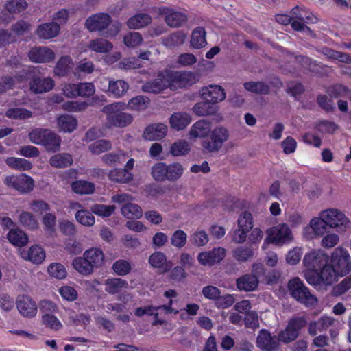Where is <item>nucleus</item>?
<instances>
[{
  "label": "nucleus",
  "instance_id": "nucleus-1",
  "mask_svg": "<svg viewBox=\"0 0 351 351\" xmlns=\"http://www.w3.org/2000/svg\"><path fill=\"white\" fill-rule=\"evenodd\" d=\"M184 171L182 165L178 162L170 164L157 162L151 169L153 178L158 182H176L182 176Z\"/></svg>",
  "mask_w": 351,
  "mask_h": 351
},
{
  "label": "nucleus",
  "instance_id": "nucleus-2",
  "mask_svg": "<svg viewBox=\"0 0 351 351\" xmlns=\"http://www.w3.org/2000/svg\"><path fill=\"white\" fill-rule=\"evenodd\" d=\"M123 105L121 102H117L106 105L102 108V112L106 116L105 122L106 128H124L132 122L133 117L131 114L121 111V107Z\"/></svg>",
  "mask_w": 351,
  "mask_h": 351
},
{
  "label": "nucleus",
  "instance_id": "nucleus-3",
  "mask_svg": "<svg viewBox=\"0 0 351 351\" xmlns=\"http://www.w3.org/2000/svg\"><path fill=\"white\" fill-rule=\"evenodd\" d=\"M230 132L223 126H217L210 132L209 139L202 141V146L208 153L219 152L224 143L229 139Z\"/></svg>",
  "mask_w": 351,
  "mask_h": 351
},
{
  "label": "nucleus",
  "instance_id": "nucleus-4",
  "mask_svg": "<svg viewBox=\"0 0 351 351\" xmlns=\"http://www.w3.org/2000/svg\"><path fill=\"white\" fill-rule=\"evenodd\" d=\"M293 232L287 223H280L271 228L268 232V237L265 239L263 248L267 243H274L282 246L293 241Z\"/></svg>",
  "mask_w": 351,
  "mask_h": 351
},
{
  "label": "nucleus",
  "instance_id": "nucleus-5",
  "mask_svg": "<svg viewBox=\"0 0 351 351\" xmlns=\"http://www.w3.org/2000/svg\"><path fill=\"white\" fill-rule=\"evenodd\" d=\"M288 288L291 296L300 303L306 306L316 304L317 302V298L310 293L308 289L299 278L290 280Z\"/></svg>",
  "mask_w": 351,
  "mask_h": 351
},
{
  "label": "nucleus",
  "instance_id": "nucleus-6",
  "mask_svg": "<svg viewBox=\"0 0 351 351\" xmlns=\"http://www.w3.org/2000/svg\"><path fill=\"white\" fill-rule=\"evenodd\" d=\"M157 12L163 17L167 26L172 28H178L184 25L189 19L185 11L173 7H160L157 9Z\"/></svg>",
  "mask_w": 351,
  "mask_h": 351
},
{
  "label": "nucleus",
  "instance_id": "nucleus-7",
  "mask_svg": "<svg viewBox=\"0 0 351 351\" xmlns=\"http://www.w3.org/2000/svg\"><path fill=\"white\" fill-rule=\"evenodd\" d=\"M304 276L309 284L317 286L321 284L331 285L336 280L337 276L339 275L328 262L326 265L318 270L317 273L305 272Z\"/></svg>",
  "mask_w": 351,
  "mask_h": 351
},
{
  "label": "nucleus",
  "instance_id": "nucleus-8",
  "mask_svg": "<svg viewBox=\"0 0 351 351\" xmlns=\"http://www.w3.org/2000/svg\"><path fill=\"white\" fill-rule=\"evenodd\" d=\"M321 213L329 228L345 230L350 227V219L339 209L328 208Z\"/></svg>",
  "mask_w": 351,
  "mask_h": 351
},
{
  "label": "nucleus",
  "instance_id": "nucleus-9",
  "mask_svg": "<svg viewBox=\"0 0 351 351\" xmlns=\"http://www.w3.org/2000/svg\"><path fill=\"white\" fill-rule=\"evenodd\" d=\"M163 74L167 88L176 90L193 84V74L191 72L165 71Z\"/></svg>",
  "mask_w": 351,
  "mask_h": 351
},
{
  "label": "nucleus",
  "instance_id": "nucleus-10",
  "mask_svg": "<svg viewBox=\"0 0 351 351\" xmlns=\"http://www.w3.org/2000/svg\"><path fill=\"white\" fill-rule=\"evenodd\" d=\"M306 324L304 317H295L289 319L285 330L278 334V341L289 343L295 341L299 336L300 330Z\"/></svg>",
  "mask_w": 351,
  "mask_h": 351
},
{
  "label": "nucleus",
  "instance_id": "nucleus-11",
  "mask_svg": "<svg viewBox=\"0 0 351 351\" xmlns=\"http://www.w3.org/2000/svg\"><path fill=\"white\" fill-rule=\"evenodd\" d=\"M329 228L321 212L318 216L312 218L308 226L304 227L302 236L306 240L320 238L323 237Z\"/></svg>",
  "mask_w": 351,
  "mask_h": 351
},
{
  "label": "nucleus",
  "instance_id": "nucleus-12",
  "mask_svg": "<svg viewBox=\"0 0 351 351\" xmlns=\"http://www.w3.org/2000/svg\"><path fill=\"white\" fill-rule=\"evenodd\" d=\"M332 266L339 276H343L351 270V261L348 252L343 247L336 248L331 256Z\"/></svg>",
  "mask_w": 351,
  "mask_h": 351
},
{
  "label": "nucleus",
  "instance_id": "nucleus-13",
  "mask_svg": "<svg viewBox=\"0 0 351 351\" xmlns=\"http://www.w3.org/2000/svg\"><path fill=\"white\" fill-rule=\"evenodd\" d=\"M329 261L328 256L322 250H313L306 254L303 258V264L306 267V272L317 273Z\"/></svg>",
  "mask_w": 351,
  "mask_h": 351
},
{
  "label": "nucleus",
  "instance_id": "nucleus-14",
  "mask_svg": "<svg viewBox=\"0 0 351 351\" xmlns=\"http://www.w3.org/2000/svg\"><path fill=\"white\" fill-rule=\"evenodd\" d=\"M99 88L108 95L115 98H120L123 96L129 88L128 84L122 80H113L103 77L99 79Z\"/></svg>",
  "mask_w": 351,
  "mask_h": 351
},
{
  "label": "nucleus",
  "instance_id": "nucleus-15",
  "mask_svg": "<svg viewBox=\"0 0 351 351\" xmlns=\"http://www.w3.org/2000/svg\"><path fill=\"white\" fill-rule=\"evenodd\" d=\"M5 184L21 193H29L34 187V180L26 174L8 176L5 179Z\"/></svg>",
  "mask_w": 351,
  "mask_h": 351
},
{
  "label": "nucleus",
  "instance_id": "nucleus-16",
  "mask_svg": "<svg viewBox=\"0 0 351 351\" xmlns=\"http://www.w3.org/2000/svg\"><path fill=\"white\" fill-rule=\"evenodd\" d=\"M16 306L19 313L24 317L33 318L37 315L38 305L29 295L18 296L16 300Z\"/></svg>",
  "mask_w": 351,
  "mask_h": 351
},
{
  "label": "nucleus",
  "instance_id": "nucleus-17",
  "mask_svg": "<svg viewBox=\"0 0 351 351\" xmlns=\"http://www.w3.org/2000/svg\"><path fill=\"white\" fill-rule=\"evenodd\" d=\"M111 23L112 19L109 14L100 12L89 16L85 22V26L90 32H101Z\"/></svg>",
  "mask_w": 351,
  "mask_h": 351
},
{
  "label": "nucleus",
  "instance_id": "nucleus-18",
  "mask_svg": "<svg viewBox=\"0 0 351 351\" xmlns=\"http://www.w3.org/2000/svg\"><path fill=\"white\" fill-rule=\"evenodd\" d=\"M28 57L35 63H47L55 59V53L47 47H34L29 50Z\"/></svg>",
  "mask_w": 351,
  "mask_h": 351
},
{
  "label": "nucleus",
  "instance_id": "nucleus-19",
  "mask_svg": "<svg viewBox=\"0 0 351 351\" xmlns=\"http://www.w3.org/2000/svg\"><path fill=\"white\" fill-rule=\"evenodd\" d=\"M226 252L223 247H215L210 251L200 252L197 260L202 265L210 266L222 261L226 256Z\"/></svg>",
  "mask_w": 351,
  "mask_h": 351
},
{
  "label": "nucleus",
  "instance_id": "nucleus-20",
  "mask_svg": "<svg viewBox=\"0 0 351 351\" xmlns=\"http://www.w3.org/2000/svg\"><path fill=\"white\" fill-rule=\"evenodd\" d=\"M202 98L212 104L222 101L226 98L224 89L219 85L211 84L204 87L201 90Z\"/></svg>",
  "mask_w": 351,
  "mask_h": 351
},
{
  "label": "nucleus",
  "instance_id": "nucleus-21",
  "mask_svg": "<svg viewBox=\"0 0 351 351\" xmlns=\"http://www.w3.org/2000/svg\"><path fill=\"white\" fill-rule=\"evenodd\" d=\"M278 339L263 329L260 330L256 339L257 346L265 351L275 350L278 347Z\"/></svg>",
  "mask_w": 351,
  "mask_h": 351
},
{
  "label": "nucleus",
  "instance_id": "nucleus-22",
  "mask_svg": "<svg viewBox=\"0 0 351 351\" xmlns=\"http://www.w3.org/2000/svg\"><path fill=\"white\" fill-rule=\"evenodd\" d=\"M211 131L210 121L202 119L196 121L190 128L189 138L191 139L203 138L207 136Z\"/></svg>",
  "mask_w": 351,
  "mask_h": 351
},
{
  "label": "nucleus",
  "instance_id": "nucleus-23",
  "mask_svg": "<svg viewBox=\"0 0 351 351\" xmlns=\"http://www.w3.org/2000/svg\"><path fill=\"white\" fill-rule=\"evenodd\" d=\"M149 263L153 268L158 269L160 272L169 271L172 267V263L167 261V257L161 252H155L149 257Z\"/></svg>",
  "mask_w": 351,
  "mask_h": 351
},
{
  "label": "nucleus",
  "instance_id": "nucleus-24",
  "mask_svg": "<svg viewBox=\"0 0 351 351\" xmlns=\"http://www.w3.org/2000/svg\"><path fill=\"white\" fill-rule=\"evenodd\" d=\"M60 25L54 22L40 24L36 31V35L41 39H51L60 32Z\"/></svg>",
  "mask_w": 351,
  "mask_h": 351
},
{
  "label": "nucleus",
  "instance_id": "nucleus-25",
  "mask_svg": "<svg viewBox=\"0 0 351 351\" xmlns=\"http://www.w3.org/2000/svg\"><path fill=\"white\" fill-rule=\"evenodd\" d=\"M167 88L163 71L160 72L156 79L147 82L142 86L143 91L153 94H159Z\"/></svg>",
  "mask_w": 351,
  "mask_h": 351
},
{
  "label": "nucleus",
  "instance_id": "nucleus-26",
  "mask_svg": "<svg viewBox=\"0 0 351 351\" xmlns=\"http://www.w3.org/2000/svg\"><path fill=\"white\" fill-rule=\"evenodd\" d=\"M21 256L25 260L40 264L45 258V252L40 246L33 245L29 250H21Z\"/></svg>",
  "mask_w": 351,
  "mask_h": 351
},
{
  "label": "nucleus",
  "instance_id": "nucleus-27",
  "mask_svg": "<svg viewBox=\"0 0 351 351\" xmlns=\"http://www.w3.org/2000/svg\"><path fill=\"white\" fill-rule=\"evenodd\" d=\"M167 127L163 123H154L146 128L143 136L149 141H157L165 136Z\"/></svg>",
  "mask_w": 351,
  "mask_h": 351
},
{
  "label": "nucleus",
  "instance_id": "nucleus-28",
  "mask_svg": "<svg viewBox=\"0 0 351 351\" xmlns=\"http://www.w3.org/2000/svg\"><path fill=\"white\" fill-rule=\"evenodd\" d=\"M55 83L51 77H34L30 82V90L35 93H42L50 91L54 87Z\"/></svg>",
  "mask_w": 351,
  "mask_h": 351
},
{
  "label": "nucleus",
  "instance_id": "nucleus-29",
  "mask_svg": "<svg viewBox=\"0 0 351 351\" xmlns=\"http://www.w3.org/2000/svg\"><path fill=\"white\" fill-rule=\"evenodd\" d=\"M207 45L206 32L204 27H195L191 32L190 45L191 47L199 49Z\"/></svg>",
  "mask_w": 351,
  "mask_h": 351
},
{
  "label": "nucleus",
  "instance_id": "nucleus-30",
  "mask_svg": "<svg viewBox=\"0 0 351 351\" xmlns=\"http://www.w3.org/2000/svg\"><path fill=\"white\" fill-rule=\"evenodd\" d=\"M163 295L168 300L165 302L164 304L159 306L160 311L165 315L178 314L180 312L179 310L173 307L174 299L178 296V293L173 289H169L165 291Z\"/></svg>",
  "mask_w": 351,
  "mask_h": 351
},
{
  "label": "nucleus",
  "instance_id": "nucleus-31",
  "mask_svg": "<svg viewBox=\"0 0 351 351\" xmlns=\"http://www.w3.org/2000/svg\"><path fill=\"white\" fill-rule=\"evenodd\" d=\"M258 285V280L256 275L245 274L237 280V288L241 291H254Z\"/></svg>",
  "mask_w": 351,
  "mask_h": 351
},
{
  "label": "nucleus",
  "instance_id": "nucleus-32",
  "mask_svg": "<svg viewBox=\"0 0 351 351\" xmlns=\"http://www.w3.org/2000/svg\"><path fill=\"white\" fill-rule=\"evenodd\" d=\"M108 178L110 181L116 183L125 184L133 180V174L127 169L116 168L108 173Z\"/></svg>",
  "mask_w": 351,
  "mask_h": 351
},
{
  "label": "nucleus",
  "instance_id": "nucleus-33",
  "mask_svg": "<svg viewBox=\"0 0 351 351\" xmlns=\"http://www.w3.org/2000/svg\"><path fill=\"white\" fill-rule=\"evenodd\" d=\"M40 145H43L48 152H56L60 149L61 138L54 132L49 130Z\"/></svg>",
  "mask_w": 351,
  "mask_h": 351
},
{
  "label": "nucleus",
  "instance_id": "nucleus-34",
  "mask_svg": "<svg viewBox=\"0 0 351 351\" xmlns=\"http://www.w3.org/2000/svg\"><path fill=\"white\" fill-rule=\"evenodd\" d=\"M191 122L190 115L185 112H176L170 118L171 126L176 130L184 129Z\"/></svg>",
  "mask_w": 351,
  "mask_h": 351
},
{
  "label": "nucleus",
  "instance_id": "nucleus-35",
  "mask_svg": "<svg viewBox=\"0 0 351 351\" xmlns=\"http://www.w3.org/2000/svg\"><path fill=\"white\" fill-rule=\"evenodd\" d=\"M19 222L29 230H36L39 227L38 220L30 211L22 210L18 217Z\"/></svg>",
  "mask_w": 351,
  "mask_h": 351
},
{
  "label": "nucleus",
  "instance_id": "nucleus-36",
  "mask_svg": "<svg viewBox=\"0 0 351 351\" xmlns=\"http://www.w3.org/2000/svg\"><path fill=\"white\" fill-rule=\"evenodd\" d=\"M152 20V17L149 14L140 13L130 17L128 20L127 25L130 29H140L150 24Z\"/></svg>",
  "mask_w": 351,
  "mask_h": 351
},
{
  "label": "nucleus",
  "instance_id": "nucleus-37",
  "mask_svg": "<svg viewBox=\"0 0 351 351\" xmlns=\"http://www.w3.org/2000/svg\"><path fill=\"white\" fill-rule=\"evenodd\" d=\"M84 256L87 258L93 267L101 266L104 261V254L103 252L97 247H93L87 250L84 253Z\"/></svg>",
  "mask_w": 351,
  "mask_h": 351
},
{
  "label": "nucleus",
  "instance_id": "nucleus-38",
  "mask_svg": "<svg viewBox=\"0 0 351 351\" xmlns=\"http://www.w3.org/2000/svg\"><path fill=\"white\" fill-rule=\"evenodd\" d=\"M73 68V60L69 56H64L58 61L54 74L57 76H66Z\"/></svg>",
  "mask_w": 351,
  "mask_h": 351
},
{
  "label": "nucleus",
  "instance_id": "nucleus-39",
  "mask_svg": "<svg viewBox=\"0 0 351 351\" xmlns=\"http://www.w3.org/2000/svg\"><path fill=\"white\" fill-rule=\"evenodd\" d=\"M57 123L60 131L72 132L77 127V119L69 114H63L58 117Z\"/></svg>",
  "mask_w": 351,
  "mask_h": 351
},
{
  "label": "nucleus",
  "instance_id": "nucleus-40",
  "mask_svg": "<svg viewBox=\"0 0 351 351\" xmlns=\"http://www.w3.org/2000/svg\"><path fill=\"white\" fill-rule=\"evenodd\" d=\"M88 47L93 51L105 53L109 52L113 47L112 43L106 39L97 38L91 40Z\"/></svg>",
  "mask_w": 351,
  "mask_h": 351
},
{
  "label": "nucleus",
  "instance_id": "nucleus-41",
  "mask_svg": "<svg viewBox=\"0 0 351 351\" xmlns=\"http://www.w3.org/2000/svg\"><path fill=\"white\" fill-rule=\"evenodd\" d=\"M104 285L106 286V291L110 294H115L120 292L123 289L127 288L128 283L123 279L114 278L106 280Z\"/></svg>",
  "mask_w": 351,
  "mask_h": 351
},
{
  "label": "nucleus",
  "instance_id": "nucleus-42",
  "mask_svg": "<svg viewBox=\"0 0 351 351\" xmlns=\"http://www.w3.org/2000/svg\"><path fill=\"white\" fill-rule=\"evenodd\" d=\"M186 38V34L182 31H177L162 38V44L167 47H174L182 45Z\"/></svg>",
  "mask_w": 351,
  "mask_h": 351
},
{
  "label": "nucleus",
  "instance_id": "nucleus-43",
  "mask_svg": "<svg viewBox=\"0 0 351 351\" xmlns=\"http://www.w3.org/2000/svg\"><path fill=\"white\" fill-rule=\"evenodd\" d=\"M73 162L72 156L67 153L57 154L49 159V164L55 168H65Z\"/></svg>",
  "mask_w": 351,
  "mask_h": 351
},
{
  "label": "nucleus",
  "instance_id": "nucleus-44",
  "mask_svg": "<svg viewBox=\"0 0 351 351\" xmlns=\"http://www.w3.org/2000/svg\"><path fill=\"white\" fill-rule=\"evenodd\" d=\"M217 110L215 105L206 100L197 103L193 108L194 113L198 116L212 115L215 114Z\"/></svg>",
  "mask_w": 351,
  "mask_h": 351
},
{
  "label": "nucleus",
  "instance_id": "nucleus-45",
  "mask_svg": "<svg viewBox=\"0 0 351 351\" xmlns=\"http://www.w3.org/2000/svg\"><path fill=\"white\" fill-rule=\"evenodd\" d=\"M25 81V76L23 75L19 76H15L14 77H5L0 80V93H5L10 89L14 88V87L20 86H17V84L23 82Z\"/></svg>",
  "mask_w": 351,
  "mask_h": 351
},
{
  "label": "nucleus",
  "instance_id": "nucleus-46",
  "mask_svg": "<svg viewBox=\"0 0 351 351\" xmlns=\"http://www.w3.org/2000/svg\"><path fill=\"white\" fill-rule=\"evenodd\" d=\"M73 268L82 275H88L93 273V267L84 256L75 258L72 263Z\"/></svg>",
  "mask_w": 351,
  "mask_h": 351
},
{
  "label": "nucleus",
  "instance_id": "nucleus-47",
  "mask_svg": "<svg viewBox=\"0 0 351 351\" xmlns=\"http://www.w3.org/2000/svg\"><path fill=\"white\" fill-rule=\"evenodd\" d=\"M121 213L128 219H139L143 215L141 208L132 202L123 205L121 208Z\"/></svg>",
  "mask_w": 351,
  "mask_h": 351
},
{
  "label": "nucleus",
  "instance_id": "nucleus-48",
  "mask_svg": "<svg viewBox=\"0 0 351 351\" xmlns=\"http://www.w3.org/2000/svg\"><path fill=\"white\" fill-rule=\"evenodd\" d=\"M5 163L10 168L19 171H27L32 167V164L29 160L21 158L8 157Z\"/></svg>",
  "mask_w": 351,
  "mask_h": 351
},
{
  "label": "nucleus",
  "instance_id": "nucleus-49",
  "mask_svg": "<svg viewBox=\"0 0 351 351\" xmlns=\"http://www.w3.org/2000/svg\"><path fill=\"white\" fill-rule=\"evenodd\" d=\"M8 239L16 246H23L28 241L26 234L19 229L10 230L8 233Z\"/></svg>",
  "mask_w": 351,
  "mask_h": 351
},
{
  "label": "nucleus",
  "instance_id": "nucleus-50",
  "mask_svg": "<svg viewBox=\"0 0 351 351\" xmlns=\"http://www.w3.org/2000/svg\"><path fill=\"white\" fill-rule=\"evenodd\" d=\"M190 150V145L185 140H178L174 142L170 147V153L173 156H186Z\"/></svg>",
  "mask_w": 351,
  "mask_h": 351
},
{
  "label": "nucleus",
  "instance_id": "nucleus-51",
  "mask_svg": "<svg viewBox=\"0 0 351 351\" xmlns=\"http://www.w3.org/2000/svg\"><path fill=\"white\" fill-rule=\"evenodd\" d=\"M75 217L79 223L86 227H91L95 223V219L93 213L85 209L77 210Z\"/></svg>",
  "mask_w": 351,
  "mask_h": 351
},
{
  "label": "nucleus",
  "instance_id": "nucleus-52",
  "mask_svg": "<svg viewBox=\"0 0 351 351\" xmlns=\"http://www.w3.org/2000/svg\"><path fill=\"white\" fill-rule=\"evenodd\" d=\"M128 155L123 151H118L116 153H109L102 156L103 162L109 165L112 166L116 164L123 163L126 158Z\"/></svg>",
  "mask_w": 351,
  "mask_h": 351
},
{
  "label": "nucleus",
  "instance_id": "nucleus-53",
  "mask_svg": "<svg viewBox=\"0 0 351 351\" xmlns=\"http://www.w3.org/2000/svg\"><path fill=\"white\" fill-rule=\"evenodd\" d=\"M73 191L78 194H91L95 191V185L88 181L78 180L72 183Z\"/></svg>",
  "mask_w": 351,
  "mask_h": 351
},
{
  "label": "nucleus",
  "instance_id": "nucleus-54",
  "mask_svg": "<svg viewBox=\"0 0 351 351\" xmlns=\"http://www.w3.org/2000/svg\"><path fill=\"white\" fill-rule=\"evenodd\" d=\"M245 89L249 92L256 94H268L269 87L262 82H249L243 84Z\"/></svg>",
  "mask_w": 351,
  "mask_h": 351
},
{
  "label": "nucleus",
  "instance_id": "nucleus-55",
  "mask_svg": "<svg viewBox=\"0 0 351 351\" xmlns=\"http://www.w3.org/2000/svg\"><path fill=\"white\" fill-rule=\"evenodd\" d=\"M28 205L31 212L37 215H41L50 210L49 204L43 199H33Z\"/></svg>",
  "mask_w": 351,
  "mask_h": 351
},
{
  "label": "nucleus",
  "instance_id": "nucleus-56",
  "mask_svg": "<svg viewBox=\"0 0 351 351\" xmlns=\"http://www.w3.org/2000/svg\"><path fill=\"white\" fill-rule=\"evenodd\" d=\"M116 209L114 205H106L96 204L91 206V212L99 217H108L111 216Z\"/></svg>",
  "mask_w": 351,
  "mask_h": 351
},
{
  "label": "nucleus",
  "instance_id": "nucleus-57",
  "mask_svg": "<svg viewBox=\"0 0 351 351\" xmlns=\"http://www.w3.org/2000/svg\"><path fill=\"white\" fill-rule=\"evenodd\" d=\"M69 311V323L75 325L86 326L90 322V316L84 313H75L71 310Z\"/></svg>",
  "mask_w": 351,
  "mask_h": 351
},
{
  "label": "nucleus",
  "instance_id": "nucleus-58",
  "mask_svg": "<svg viewBox=\"0 0 351 351\" xmlns=\"http://www.w3.org/2000/svg\"><path fill=\"white\" fill-rule=\"evenodd\" d=\"M232 254L234 258L239 262H245L253 257L254 252L250 247H239L236 248Z\"/></svg>",
  "mask_w": 351,
  "mask_h": 351
},
{
  "label": "nucleus",
  "instance_id": "nucleus-59",
  "mask_svg": "<svg viewBox=\"0 0 351 351\" xmlns=\"http://www.w3.org/2000/svg\"><path fill=\"white\" fill-rule=\"evenodd\" d=\"M49 131V129L34 128L28 134L29 139L34 144L41 145Z\"/></svg>",
  "mask_w": 351,
  "mask_h": 351
},
{
  "label": "nucleus",
  "instance_id": "nucleus-60",
  "mask_svg": "<svg viewBox=\"0 0 351 351\" xmlns=\"http://www.w3.org/2000/svg\"><path fill=\"white\" fill-rule=\"evenodd\" d=\"M27 7L25 0H10L5 5V10L10 14H19L25 10Z\"/></svg>",
  "mask_w": 351,
  "mask_h": 351
},
{
  "label": "nucleus",
  "instance_id": "nucleus-61",
  "mask_svg": "<svg viewBox=\"0 0 351 351\" xmlns=\"http://www.w3.org/2000/svg\"><path fill=\"white\" fill-rule=\"evenodd\" d=\"M49 274L57 279L66 278L67 272L64 266L58 263H53L49 265L47 269Z\"/></svg>",
  "mask_w": 351,
  "mask_h": 351
},
{
  "label": "nucleus",
  "instance_id": "nucleus-62",
  "mask_svg": "<svg viewBox=\"0 0 351 351\" xmlns=\"http://www.w3.org/2000/svg\"><path fill=\"white\" fill-rule=\"evenodd\" d=\"M95 66L91 61L86 59L82 60L76 66L74 75L80 77L81 74H90L94 71Z\"/></svg>",
  "mask_w": 351,
  "mask_h": 351
},
{
  "label": "nucleus",
  "instance_id": "nucleus-63",
  "mask_svg": "<svg viewBox=\"0 0 351 351\" xmlns=\"http://www.w3.org/2000/svg\"><path fill=\"white\" fill-rule=\"evenodd\" d=\"M42 322L47 328L53 330H60L63 326L58 317L53 315H43Z\"/></svg>",
  "mask_w": 351,
  "mask_h": 351
},
{
  "label": "nucleus",
  "instance_id": "nucleus-64",
  "mask_svg": "<svg viewBox=\"0 0 351 351\" xmlns=\"http://www.w3.org/2000/svg\"><path fill=\"white\" fill-rule=\"evenodd\" d=\"M149 99L144 96H137L132 98L128 105L130 108L135 110H142L147 108Z\"/></svg>",
  "mask_w": 351,
  "mask_h": 351
}]
</instances>
